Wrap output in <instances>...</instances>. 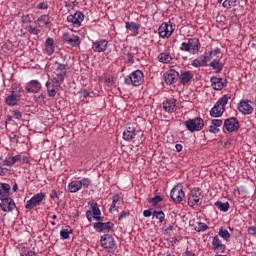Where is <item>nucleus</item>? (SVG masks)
<instances>
[{
	"label": "nucleus",
	"instance_id": "f257e3e1",
	"mask_svg": "<svg viewBox=\"0 0 256 256\" xmlns=\"http://www.w3.org/2000/svg\"><path fill=\"white\" fill-rule=\"evenodd\" d=\"M124 141H132L137 147L145 141L143 131L135 129L133 126H128L123 132Z\"/></svg>",
	"mask_w": 256,
	"mask_h": 256
},
{
	"label": "nucleus",
	"instance_id": "f03ea898",
	"mask_svg": "<svg viewBox=\"0 0 256 256\" xmlns=\"http://www.w3.org/2000/svg\"><path fill=\"white\" fill-rule=\"evenodd\" d=\"M180 51L190 53V55H197L201 51V42L197 38H189L187 42H182Z\"/></svg>",
	"mask_w": 256,
	"mask_h": 256
},
{
	"label": "nucleus",
	"instance_id": "7ed1b4c3",
	"mask_svg": "<svg viewBox=\"0 0 256 256\" xmlns=\"http://www.w3.org/2000/svg\"><path fill=\"white\" fill-rule=\"evenodd\" d=\"M230 99L231 97H229V95H223V97H221L210 110V116L221 117V115L225 113V105L229 103Z\"/></svg>",
	"mask_w": 256,
	"mask_h": 256
},
{
	"label": "nucleus",
	"instance_id": "20e7f679",
	"mask_svg": "<svg viewBox=\"0 0 256 256\" xmlns=\"http://www.w3.org/2000/svg\"><path fill=\"white\" fill-rule=\"evenodd\" d=\"M184 125L190 133H195V131H201L205 127V121L201 117H196L185 121Z\"/></svg>",
	"mask_w": 256,
	"mask_h": 256
},
{
	"label": "nucleus",
	"instance_id": "39448f33",
	"mask_svg": "<svg viewBox=\"0 0 256 256\" xmlns=\"http://www.w3.org/2000/svg\"><path fill=\"white\" fill-rule=\"evenodd\" d=\"M144 81V75L141 70L133 71L127 78H125V85H133V87H139Z\"/></svg>",
	"mask_w": 256,
	"mask_h": 256
},
{
	"label": "nucleus",
	"instance_id": "423d86ee",
	"mask_svg": "<svg viewBox=\"0 0 256 256\" xmlns=\"http://www.w3.org/2000/svg\"><path fill=\"white\" fill-rule=\"evenodd\" d=\"M63 45L67 47H79L81 45V38L75 34L64 33L61 37Z\"/></svg>",
	"mask_w": 256,
	"mask_h": 256
},
{
	"label": "nucleus",
	"instance_id": "0eeeda50",
	"mask_svg": "<svg viewBox=\"0 0 256 256\" xmlns=\"http://www.w3.org/2000/svg\"><path fill=\"white\" fill-rule=\"evenodd\" d=\"M100 243L108 253H115V249H117V244L115 243V239L113 236L109 234H105L101 236Z\"/></svg>",
	"mask_w": 256,
	"mask_h": 256
},
{
	"label": "nucleus",
	"instance_id": "6e6552de",
	"mask_svg": "<svg viewBox=\"0 0 256 256\" xmlns=\"http://www.w3.org/2000/svg\"><path fill=\"white\" fill-rule=\"evenodd\" d=\"M201 199H203V194H201V188L192 189L190 192V196L188 197L189 207H199V205H201Z\"/></svg>",
	"mask_w": 256,
	"mask_h": 256
},
{
	"label": "nucleus",
	"instance_id": "1a4fd4ad",
	"mask_svg": "<svg viewBox=\"0 0 256 256\" xmlns=\"http://www.w3.org/2000/svg\"><path fill=\"white\" fill-rule=\"evenodd\" d=\"M170 197L174 203H181L185 199V192L183 191V185L177 184L170 192Z\"/></svg>",
	"mask_w": 256,
	"mask_h": 256
},
{
	"label": "nucleus",
	"instance_id": "9d476101",
	"mask_svg": "<svg viewBox=\"0 0 256 256\" xmlns=\"http://www.w3.org/2000/svg\"><path fill=\"white\" fill-rule=\"evenodd\" d=\"M175 31V25L167 22L162 23V25L158 29V33L162 39H169L173 32Z\"/></svg>",
	"mask_w": 256,
	"mask_h": 256
},
{
	"label": "nucleus",
	"instance_id": "9b49d317",
	"mask_svg": "<svg viewBox=\"0 0 256 256\" xmlns=\"http://www.w3.org/2000/svg\"><path fill=\"white\" fill-rule=\"evenodd\" d=\"M43 199H45V193L40 192L38 194H35L30 200L27 201L25 208L31 211V209H35V207L41 205Z\"/></svg>",
	"mask_w": 256,
	"mask_h": 256
},
{
	"label": "nucleus",
	"instance_id": "f8f14e48",
	"mask_svg": "<svg viewBox=\"0 0 256 256\" xmlns=\"http://www.w3.org/2000/svg\"><path fill=\"white\" fill-rule=\"evenodd\" d=\"M239 127H240L239 120H237V118L235 117L227 118L224 121L223 129H226L228 133H235V131H239Z\"/></svg>",
	"mask_w": 256,
	"mask_h": 256
},
{
	"label": "nucleus",
	"instance_id": "ddd939ff",
	"mask_svg": "<svg viewBox=\"0 0 256 256\" xmlns=\"http://www.w3.org/2000/svg\"><path fill=\"white\" fill-rule=\"evenodd\" d=\"M85 19V15L81 11H77L67 17L68 23H72L73 27H81V23Z\"/></svg>",
	"mask_w": 256,
	"mask_h": 256
},
{
	"label": "nucleus",
	"instance_id": "4468645a",
	"mask_svg": "<svg viewBox=\"0 0 256 256\" xmlns=\"http://www.w3.org/2000/svg\"><path fill=\"white\" fill-rule=\"evenodd\" d=\"M163 77L167 85H173V83H177L179 79V72L175 69H170L164 73Z\"/></svg>",
	"mask_w": 256,
	"mask_h": 256
},
{
	"label": "nucleus",
	"instance_id": "2eb2a0df",
	"mask_svg": "<svg viewBox=\"0 0 256 256\" xmlns=\"http://www.w3.org/2000/svg\"><path fill=\"white\" fill-rule=\"evenodd\" d=\"M94 229L95 231H97V233H109V231H111V229H113V227H115V224H113L112 222H97L94 223Z\"/></svg>",
	"mask_w": 256,
	"mask_h": 256
},
{
	"label": "nucleus",
	"instance_id": "dca6fc26",
	"mask_svg": "<svg viewBox=\"0 0 256 256\" xmlns=\"http://www.w3.org/2000/svg\"><path fill=\"white\" fill-rule=\"evenodd\" d=\"M178 79L181 85H191V81H193V72L180 71V73L178 72Z\"/></svg>",
	"mask_w": 256,
	"mask_h": 256
},
{
	"label": "nucleus",
	"instance_id": "f3484780",
	"mask_svg": "<svg viewBox=\"0 0 256 256\" xmlns=\"http://www.w3.org/2000/svg\"><path fill=\"white\" fill-rule=\"evenodd\" d=\"M227 249V246L221 242V239H219V236L216 235L213 237L212 240V251H215L216 253H225V250Z\"/></svg>",
	"mask_w": 256,
	"mask_h": 256
},
{
	"label": "nucleus",
	"instance_id": "a211bd4d",
	"mask_svg": "<svg viewBox=\"0 0 256 256\" xmlns=\"http://www.w3.org/2000/svg\"><path fill=\"white\" fill-rule=\"evenodd\" d=\"M210 82L212 89L215 91H221L227 85V80L223 81V78L215 76L211 77Z\"/></svg>",
	"mask_w": 256,
	"mask_h": 256
},
{
	"label": "nucleus",
	"instance_id": "6ab92c4d",
	"mask_svg": "<svg viewBox=\"0 0 256 256\" xmlns=\"http://www.w3.org/2000/svg\"><path fill=\"white\" fill-rule=\"evenodd\" d=\"M238 111L243 115H251L253 113V106L249 104V100H242L238 104Z\"/></svg>",
	"mask_w": 256,
	"mask_h": 256
},
{
	"label": "nucleus",
	"instance_id": "aec40b11",
	"mask_svg": "<svg viewBox=\"0 0 256 256\" xmlns=\"http://www.w3.org/2000/svg\"><path fill=\"white\" fill-rule=\"evenodd\" d=\"M56 69L54 74L59 78L60 81H65V75H67V65L61 64L59 62L55 63Z\"/></svg>",
	"mask_w": 256,
	"mask_h": 256
},
{
	"label": "nucleus",
	"instance_id": "412c9836",
	"mask_svg": "<svg viewBox=\"0 0 256 256\" xmlns=\"http://www.w3.org/2000/svg\"><path fill=\"white\" fill-rule=\"evenodd\" d=\"M0 207L2 211H4L5 213H9V211H13V209H15V202L13 201V199L8 197L2 200V202L0 203Z\"/></svg>",
	"mask_w": 256,
	"mask_h": 256
},
{
	"label": "nucleus",
	"instance_id": "4be33fe9",
	"mask_svg": "<svg viewBox=\"0 0 256 256\" xmlns=\"http://www.w3.org/2000/svg\"><path fill=\"white\" fill-rule=\"evenodd\" d=\"M177 100L174 98L168 99L165 102H163V109L166 111V113H174V111H177Z\"/></svg>",
	"mask_w": 256,
	"mask_h": 256
},
{
	"label": "nucleus",
	"instance_id": "5701e85b",
	"mask_svg": "<svg viewBox=\"0 0 256 256\" xmlns=\"http://www.w3.org/2000/svg\"><path fill=\"white\" fill-rule=\"evenodd\" d=\"M107 45V40H97L96 42H93L92 49L95 53H103V51H107Z\"/></svg>",
	"mask_w": 256,
	"mask_h": 256
},
{
	"label": "nucleus",
	"instance_id": "b1692460",
	"mask_svg": "<svg viewBox=\"0 0 256 256\" xmlns=\"http://www.w3.org/2000/svg\"><path fill=\"white\" fill-rule=\"evenodd\" d=\"M89 205L91 207V213L93 215V219L95 221H103V218L101 217V209H99V204L97 202H89Z\"/></svg>",
	"mask_w": 256,
	"mask_h": 256
},
{
	"label": "nucleus",
	"instance_id": "393cba45",
	"mask_svg": "<svg viewBox=\"0 0 256 256\" xmlns=\"http://www.w3.org/2000/svg\"><path fill=\"white\" fill-rule=\"evenodd\" d=\"M39 89H41V83L37 80H31L29 83L26 84V91L27 93H39Z\"/></svg>",
	"mask_w": 256,
	"mask_h": 256
},
{
	"label": "nucleus",
	"instance_id": "a878e982",
	"mask_svg": "<svg viewBox=\"0 0 256 256\" xmlns=\"http://www.w3.org/2000/svg\"><path fill=\"white\" fill-rule=\"evenodd\" d=\"M45 51L47 55L55 53V41L53 38H47L45 41Z\"/></svg>",
	"mask_w": 256,
	"mask_h": 256
},
{
	"label": "nucleus",
	"instance_id": "bb28decb",
	"mask_svg": "<svg viewBox=\"0 0 256 256\" xmlns=\"http://www.w3.org/2000/svg\"><path fill=\"white\" fill-rule=\"evenodd\" d=\"M158 61L160 63L168 64L173 61V56L169 52H162L158 55Z\"/></svg>",
	"mask_w": 256,
	"mask_h": 256
},
{
	"label": "nucleus",
	"instance_id": "cd10ccee",
	"mask_svg": "<svg viewBox=\"0 0 256 256\" xmlns=\"http://www.w3.org/2000/svg\"><path fill=\"white\" fill-rule=\"evenodd\" d=\"M81 182L75 180L68 184V192L69 193H77V191H81Z\"/></svg>",
	"mask_w": 256,
	"mask_h": 256
},
{
	"label": "nucleus",
	"instance_id": "c85d7f7f",
	"mask_svg": "<svg viewBox=\"0 0 256 256\" xmlns=\"http://www.w3.org/2000/svg\"><path fill=\"white\" fill-rule=\"evenodd\" d=\"M65 80H60L59 77H54L51 78L47 81L46 85L50 86V87H54L56 89H59V87H61V84L64 82Z\"/></svg>",
	"mask_w": 256,
	"mask_h": 256
},
{
	"label": "nucleus",
	"instance_id": "c756f323",
	"mask_svg": "<svg viewBox=\"0 0 256 256\" xmlns=\"http://www.w3.org/2000/svg\"><path fill=\"white\" fill-rule=\"evenodd\" d=\"M209 67H212L215 73H221V71H223V63L217 59L212 60Z\"/></svg>",
	"mask_w": 256,
	"mask_h": 256
},
{
	"label": "nucleus",
	"instance_id": "7c9ffc66",
	"mask_svg": "<svg viewBox=\"0 0 256 256\" xmlns=\"http://www.w3.org/2000/svg\"><path fill=\"white\" fill-rule=\"evenodd\" d=\"M215 207H217L220 211H223V213H227V211H229L230 205L229 202L216 201Z\"/></svg>",
	"mask_w": 256,
	"mask_h": 256
},
{
	"label": "nucleus",
	"instance_id": "2f4dec72",
	"mask_svg": "<svg viewBox=\"0 0 256 256\" xmlns=\"http://www.w3.org/2000/svg\"><path fill=\"white\" fill-rule=\"evenodd\" d=\"M19 101V99H17V95L15 94H10L6 97V103L10 106L13 107L15 105H17V102Z\"/></svg>",
	"mask_w": 256,
	"mask_h": 256
},
{
	"label": "nucleus",
	"instance_id": "473e14b6",
	"mask_svg": "<svg viewBox=\"0 0 256 256\" xmlns=\"http://www.w3.org/2000/svg\"><path fill=\"white\" fill-rule=\"evenodd\" d=\"M237 3H239V0H224L222 7H224V9H231L237 7Z\"/></svg>",
	"mask_w": 256,
	"mask_h": 256
},
{
	"label": "nucleus",
	"instance_id": "72a5a7b5",
	"mask_svg": "<svg viewBox=\"0 0 256 256\" xmlns=\"http://www.w3.org/2000/svg\"><path fill=\"white\" fill-rule=\"evenodd\" d=\"M126 29L129 31H134L136 35H139V25L135 22H126Z\"/></svg>",
	"mask_w": 256,
	"mask_h": 256
},
{
	"label": "nucleus",
	"instance_id": "f704fd0d",
	"mask_svg": "<svg viewBox=\"0 0 256 256\" xmlns=\"http://www.w3.org/2000/svg\"><path fill=\"white\" fill-rule=\"evenodd\" d=\"M153 217L158 219L159 223H163L165 221V213L161 210H154L152 213Z\"/></svg>",
	"mask_w": 256,
	"mask_h": 256
},
{
	"label": "nucleus",
	"instance_id": "c9c22d12",
	"mask_svg": "<svg viewBox=\"0 0 256 256\" xmlns=\"http://www.w3.org/2000/svg\"><path fill=\"white\" fill-rule=\"evenodd\" d=\"M218 235L219 237H222L224 241H229V239L231 238V234L229 233V231L225 230L223 227L219 229Z\"/></svg>",
	"mask_w": 256,
	"mask_h": 256
},
{
	"label": "nucleus",
	"instance_id": "e433bc0d",
	"mask_svg": "<svg viewBox=\"0 0 256 256\" xmlns=\"http://www.w3.org/2000/svg\"><path fill=\"white\" fill-rule=\"evenodd\" d=\"M192 66L196 67V68L207 67V64L205 63V60L203 58L202 59L197 58V59L193 60Z\"/></svg>",
	"mask_w": 256,
	"mask_h": 256
},
{
	"label": "nucleus",
	"instance_id": "4c0bfd02",
	"mask_svg": "<svg viewBox=\"0 0 256 256\" xmlns=\"http://www.w3.org/2000/svg\"><path fill=\"white\" fill-rule=\"evenodd\" d=\"M37 21H38L39 23H44V25H50V23H51L50 17H49V15H47V14L41 15V16L37 19Z\"/></svg>",
	"mask_w": 256,
	"mask_h": 256
},
{
	"label": "nucleus",
	"instance_id": "58836bf2",
	"mask_svg": "<svg viewBox=\"0 0 256 256\" xmlns=\"http://www.w3.org/2000/svg\"><path fill=\"white\" fill-rule=\"evenodd\" d=\"M71 233H73L72 229H62L60 231V237L61 239H69V235H71Z\"/></svg>",
	"mask_w": 256,
	"mask_h": 256
},
{
	"label": "nucleus",
	"instance_id": "ea45409f",
	"mask_svg": "<svg viewBox=\"0 0 256 256\" xmlns=\"http://www.w3.org/2000/svg\"><path fill=\"white\" fill-rule=\"evenodd\" d=\"M49 97H55L57 95V91L59 88H55L53 86L46 85Z\"/></svg>",
	"mask_w": 256,
	"mask_h": 256
},
{
	"label": "nucleus",
	"instance_id": "a19ab883",
	"mask_svg": "<svg viewBox=\"0 0 256 256\" xmlns=\"http://www.w3.org/2000/svg\"><path fill=\"white\" fill-rule=\"evenodd\" d=\"M26 29L31 35H39L41 33V30L39 28L33 27L31 25L27 26Z\"/></svg>",
	"mask_w": 256,
	"mask_h": 256
},
{
	"label": "nucleus",
	"instance_id": "79ce46f5",
	"mask_svg": "<svg viewBox=\"0 0 256 256\" xmlns=\"http://www.w3.org/2000/svg\"><path fill=\"white\" fill-rule=\"evenodd\" d=\"M149 203H152L153 207H156L157 204L161 203L163 201V198L161 196H155L154 198L148 199Z\"/></svg>",
	"mask_w": 256,
	"mask_h": 256
},
{
	"label": "nucleus",
	"instance_id": "37998d69",
	"mask_svg": "<svg viewBox=\"0 0 256 256\" xmlns=\"http://www.w3.org/2000/svg\"><path fill=\"white\" fill-rule=\"evenodd\" d=\"M208 229H209V226H207V224L202 223V222L198 223V226L196 227V230L198 232H200V231H207Z\"/></svg>",
	"mask_w": 256,
	"mask_h": 256
},
{
	"label": "nucleus",
	"instance_id": "c03bdc74",
	"mask_svg": "<svg viewBox=\"0 0 256 256\" xmlns=\"http://www.w3.org/2000/svg\"><path fill=\"white\" fill-rule=\"evenodd\" d=\"M33 99L36 103H41V101H45V95L44 94H35L33 96Z\"/></svg>",
	"mask_w": 256,
	"mask_h": 256
},
{
	"label": "nucleus",
	"instance_id": "a18cd8bd",
	"mask_svg": "<svg viewBox=\"0 0 256 256\" xmlns=\"http://www.w3.org/2000/svg\"><path fill=\"white\" fill-rule=\"evenodd\" d=\"M79 183H81V187H89L91 185V180L89 178H83L82 180H79Z\"/></svg>",
	"mask_w": 256,
	"mask_h": 256
},
{
	"label": "nucleus",
	"instance_id": "49530a36",
	"mask_svg": "<svg viewBox=\"0 0 256 256\" xmlns=\"http://www.w3.org/2000/svg\"><path fill=\"white\" fill-rule=\"evenodd\" d=\"M201 57L204 59L207 65V61H211V59H213V51L208 52V54L205 53V55H202Z\"/></svg>",
	"mask_w": 256,
	"mask_h": 256
},
{
	"label": "nucleus",
	"instance_id": "de8ad7c7",
	"mask_svg": "<svg viewBox=\"0 0 256 256\" xmlns=\"http://www.w3.org/2000/svg\"><path fill=\"white\" fill-rule=\"evenodd\" d=\"M117 203H119V196H114L113 200H112V204L110 207V212L113 211V209H115V207H117Z\"/></svg>",
	"mask_w": 256,
	"mask_h": 256
},
{
	"label": "nucleus",
	"instance_id": "09e8293b",
	"mask_svg": "<svg viewBox=\"0 0 256 256\" xmlns=\"http://www.w3.org/2000/svg\"><path fill=\"white\" fill-rule=\"evenodd\" d=\"M31 17L29 16V14H23L21 17V22L22 23H31Z\"/></svg>",
	"mask_w": 256,
	"mask_h": 256
},
{
	"label": "nucleus",
	"instance_id": "8fccbe9b",
	"mask_svg": "<svg viewBox=\"0 0 256 256\" xmlns=\"http://www.w3.org/2000/svg\"><path fill=\"white\" fill-rule=\"evenodd\" d=\"M4 162H5V165H7L8 167H11V166L15 165L13 157H6Z\"/></svg>",
	"mask_w": 256,
	"mask_h": 256
},
{
	"label": "nucleus",
	"instance_id": "3c124183",
	"mask_svg": "<svg viewBox=\"0 0 256 256\" xmlns=\"http://www.w3.org/2000/svg\"><path fill=\"white\" fill-rule=\"evenodd\" d=\"M212 125H215V127L219 129V127H221L223 125V120L213 119L212 120Z\"/></svg>",
	"mask_w": 256,
	"mask_h": 256
},
{
	"label": "nucleus",
	"instance_id": "603ef678",
	"mask_svg": "<svg viewBox=\"0 0 256 256\" xmlns=\"http://www.w3.org/2000/svg\"><path fill=\"white\" fill-rule=\"evenodd\" d=\"M36 9H49V4H47V2H40L36 6Z\"/></svg>",
	"mask_w": 256,
	"mask_h": 256
},
{
	"label": "nucleus",
	"instance_id": "864d4df0",
	"mask_svg": "<svg viewBox=\"0 0 256 256\" xmlns=\"http://www.w3.org/2000/svg\"><path fill=\"white\" fill-rule=\"evenodd\" d=\"M1 187L2 191H4L5 193H9V191H11V186L7 183H2Z\"/></svg>",
	"mask_w": 256,
	"mask_h": 256
},
{
	"label": "nucleus",
	"instance_id": "5fc2aeb1",
	"mask_svg": "<svg viewBox=\"0 0 256 256\" xmlns=\"http://www.w3.org/2000/svg\"><path fill=\"white\" fill-rule=\"evenodd\" d=\"M248 235H252V237H256V227L255 226L248 228Z\"/></svg>",
	"mask_w": 256,
	"mask_h": 256
},
{
	"label": "nucleus",
	"instance_id": "6e6d98bb",
	"mask_svg": "<svg viewBox=\"0 0 256 256\" xmlns=\"http://www.w3.org/2000/svg\"><path fill=\"white\" fill-rule=\"evenodd\" d=\"M9 198V193L0 190V200L3 201L4 199Z\"/></svg>",
	"mask_w": 256,
	"mask_h": 256
},
{
	"label": "nucleus",
	"instance_id": "4d7b16f0",
	"mask_svg": "<svg viewBox=\"0 0 256 256\" xmlns=\"http://www.w3.org/2000/svg\"><path fill=\"white\" fill-rule=\"evenodd\" d=\"M209 131H210V133H219V131H221V130L219 128H216V126L214 124H212L209 127Z\"/></svg>",
	"mask_w": 256,
	"mask_h": 256
},
{
	"label": "nucleus",
	"instance_id": "13d9d810",
	"mask_svg": "<svg viewBox=\"0 0 256 256\" xmlns=\"http://www.w3.org/2000/svg\"><path fill=\"white\" fill-rule=\"evenodd\" d=\"M86 217L88 221L91 223V221H93V212H91V210L86 211Z\"/></svg>",
	"mask_w": 256,
	"mask_h": 256
},
{
	"label": "nucleus",
	"instance_id": "bf43d9fd",
	"mask_svg": "<svg viewBox=\"0 0 256 256\" xmlns=\"http://www.w3.org/2000/svg\"><path fill=\"white\" fill-rule=\"evenodd\" d=\"M50 197L51 199H59V193H57V191L52 190L50 193Z\"/></svg>",
	"mask_w": 256,
	"mask_h": 256
},
{
	"label": "nucleus",
	"instance_id": "052dcab7",
	"mask_svg": "<svg viewBox=\"0 0 256 256\" xmlns=\"http://www.w3.org/2000/svg\"><path fill=\"white\" fill-rule=\"evenodd\" d=\"M13 115L16 119H21V117H23V114H21V112L18 110H14Z\"/></svg>",
	"mask_w": 256,
	"mask_h": 256
},
{
	"label": "nucleus",
	"instance_id": "680f3d73",
	"mask_svg": "<svg viewBox=\"0 0 256 256\" xmlns=\"http://www.w3.org/2000/svg\"><path fill=\"white\" fill-rule=\"evenodd\" d=\"M125 217H129V212L122 211L121 214L119 215V221H121V219H125Z\"/></svg>",
	"mask_w": 256,
	"mask_h": 256
},
{
	"label": "nucleus",
	"instance_id": "e2e57ef3",
	"mask_svg": "<svg viewBox=\"0 0 256 256\" xmlns=\"http://www.w3.org/2000/svg\"><path fill=\"white\" fill-rule=\"evenodd\" d=\"M21 255L22 256H37V254L34 251L23 252Z\"/></svg>",
	"mask_w": 256,
	"mask_h": 256
},
{
	"label": "nucleus",
	"instance_id": "0e129e2a",
	"mask_svg": "<svg viewBox=\"0 0 256 256\" xmlns=\"http://www.w3.org/2000/svg\"><path fill=\"white\" fill-rule=\"evenodd\" d=\"M175 149L178 153H181V151H183V145L181 144H176L175 145Z\"/></svg>",
	"mask_w": 256,
	"mask_h": 256
},
{
	"label": "nucleus",
	"instance_id": "69168bd1",
	"mask_svg": "<svg viewBox=\"0 0 256 256\" xmlns=\"http://www.w3.org/2000/svg\"><path fill=\"white\" fill-rule=\"evenodd\" d=\"M143 215H144V217H151V215H153V213H151V210H144Z\"/></svg>",
	"mask_w": 256,
	"mask_h": 256
},
{
	"label": "nucleus",
	"instance_id": "338daca9",
	"mask_svg": "<svg viewBox=\"0 0 256 256\" xmlns=\"http://www.w3.org/2000/svg\"><path fill=\"white\" fill-rule=\"evenodd\" d=\"M14 164H16L17 162L21 161V155H16L12 157Z\"/></svg>",
	"mask_w": 256,
	"mask_h": 256
},
{
	"label": "nucleus",
	"instance_id": "774afa93",
	"mask_svg": "<svg viewBox=\"0 0 256 256\" xmlns=\"http://www.w3.org/2000/svg\"><path fill=\"white\" fill-rule=\"evenodd\" d=\"M183 256H195V253H193L191 251H186L183 253Z\"/></svg>",
	"mask_w": 256,
	"mask_h": 256
}]
</instances>
